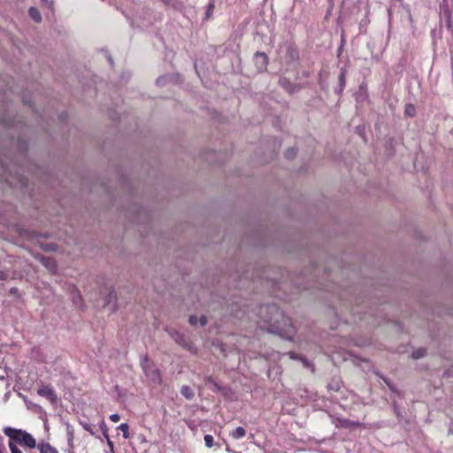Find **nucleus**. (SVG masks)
Segmentation results:
<instances>
[{"label":"nucleus","mask_w":453,"mask_h":453,"mask_svg":"<svg viewBox=\"0 0 453 453\" xmlns=\"http://www.w3.org/2000/svg\"><path fill=\"white\" fill-rule=\"evenodd\" d=\"M4 434L9 437L10 440L16 441L17 444L28 449H35L36 447L35 439L24 430L8 426L4 429Z\"/></svg>","instance_id":"f257e3e1"},{"label":"nucleus","mask_w":453,"mask_h":453,"mask_svg":"<svg viewBox=\"0 0 453 453\" xmlns=\"http://www.w3.org/2000/svg\"><path fill=\"white\" fill-rule=\"evenodd\" d=\"M37 394L40 396L45 397L51 403H56L58 396L54 390V388L50 385H41V387L37 389Z\"/></svg>","instance_id":"f03ea898"},{"label":"nucleus","mask_w":453,"mask_h":453,"mask_svg":"<svg viewBox=\"0 0 453 453\" xmlns=\"http://www.w3.org/2000/svg\"><path fill=\"white\" fill-rule=\"evenodd\" d=\"M285 325L288 324L287 328H281L279 326H276V329L279 330V334H284L286 337L290 338L295 334V328L291 323V320L288 318H283Z\"/></svg>","instance_id":"7ed1b4c3"},{"label":"nucleus","mask_w":453,"mask_h":453,"mask_svg":"<svg viewBox=\"0 0 453 453\" xmlns=\"http://www.w3.org/2000/svg\"><path fill=\"white\" fill-rule=\"evenodd\" d=\"M256 64L259 65L260 68H266L268 65V57L264 52H257L255 54Z\"/></svg>","instance_id":"20e7f679"},{"label":"nucleus","mask_w":453,"mask_h":453,"mask_svg":"<svg viewBox=\"0 0 453 453\" xmlns=\"http://www.w3.org/2000/svg\"><path fill=\"white\" fill-rule=\"evenodd\" d=\"M42 264L49 269L50 272L53 273L57 269V264L51 257H42L41 259Z\"/></svg>","instance_id":"39448f33"},{"label":"nucleus","mask_w":453,"mask_h":453,"mask_svg":"<svg viewBox=\"0 0 453 453\" xmlns=\"http://www.w3.org/2000/svg\"><path fill=\"white\" fill-rule=\"evenodd\" d=\"M41 453H58V449L49 442L41 443L37 446Z\"/></svg>","instance_id":"423d86ee"},{"label":"nucleus","mask_w":453,"mask_h":453,"mask_svg":"<svg viewBox=\"0 0 453 453\" xmlns=\"http://www.w3.org/2000/svg\"><path fill=\"white\" fill-rule=\"evenodd\" d=\"M245 435H246V430L242 426H238L237 428H235L234 430H233L230 433V436L235 440L241 439V438L244 437Z\"/></svg>","instance_id":"0eeeda50"},{"label":"nucleus","mask_w":453,"mask_h":453,"mask_svg":"<svg viewBox=\"0 0 453 453\" xmlns=\"http://www.w3.org/2000/svg\"><path fill=\"white\" fill-rule=\"evenodd\" d=\"M28 14L35 22L39 23L42 20V16L40 12L35 7H30L28 10Z\"/></svg>","instance_id":"6e6552de"},{"label":"nucleus","mask_w":453,"mask_h":453,"mask_svg":"<svg viewBox=\"0 0 453 453\" xmlns=\"http://www.w3.org/2000/svg\"><path fill=\"white\" fill-rule=\"evenodd\" d=\"M169 334H171V336L174 339V341L180 344V345H184L186 341H185V338L184 336L180 334L179 332L175 331V330H173V331H170Z\"/></svg>","instance_id":"1a4fd4ad"},{"label":"nucleus","mask_w":453,"mask_h":453,"mask_svg":"<svg viewBox=\"0 0 453 453\" xmlns=\"http://www.w3.org/2000/svg\"><path fill=\"white\" fill-rule=\"evenodd\" d=\"M118 430L121 431L122 434H123V437L125 439H129L130 438V433H129V426L128 424L127 423H121L119 426H118Z\"/></svg>","instance_id":"9d476101"},{"label":"nucleus","mask_w":453,"mask_h":453,"mask_svg":"<svg viewBox=\"0 0 453 453\" xmlns=\"http://www.w3.org/2000/svg\"><path fill=\"white\" fill-rule=\"evenodd\" d=\"M404 114L408 117H414L416 115V107L412 104H407L404 109Z\"/></svg>","instance_id":"9b49d317"},{"label":"nucleus","mask_w":453,"mask_h":453,"mask_svg":"<svg viewBox=\"0 0 453 453\" xmlns=\"http://www.w3.org/2000/svg\"><path fill=\"white\" fill-rule=\"evenodd\" d=\"M180 393L187 399H190L193 396L192 390L188 386H183L181 388Z\"/></svg>","instance_id":"f8f14e48"},{"label":"nucleus","mask_w":453,"mask_h":453,"mask_svg":"<svg viewBox=\"0 0 453 453\" xmlns=\"http://www.w3.org/2000/svg\"><path fill=\"white\" fill-rule=\"evenodd\" d=\"M425 355H426V349L420 348V349H416V350H414L412 352L411 357L413 359H418V358H421V357H425Z\"/></svg>","instance_id":"ddd939ff"},{"label":"nucleus","mask_w":453,"mask_h":453,"mask_svg":"<svg viewBox=\"0 0 453 453\" xmlns=\"http://www.w3.org/2000/svg\"><path fill=\"white\" fill-rule=\"evenodd\" d=\"M9 448L12 453H22L16 441L9 439Z\"/></svg>","instance_id":"4468645a"},{"label":"nucleus","mask_w":453,"mask_h":453,"mask_svg":"<svg viewBox=\"0 0 453 453\" xmlns=\"http://www.w3.org/2000/svg\"><path fill=\"white\" fill-rule=\"evenodd\" d=\"M204 443L207 448H211L214 445V438L211 434H206L204 436Z\"/></svg>","instance_id":"2eb2a0df"},{"label":"nucleus","mask_w":453,"mask_h":453,"mask_svg":"<svg viewBox=\"0 0 453 453\" xmlns=\"http://www.w3.org/2000/svg\"><path fill=\"white\" fill-rule=\"evenodd\" d=\"M297 154V151L295 148H290L285 152V157L288 159L294 158Z\"/></svg>","instance_id":"dca6fc26"},{"label":"nucleus","mask_w":453,"mask_h":453,"mask_svg":"<svg viewBox=\"0 0 453 453\" xmlns=\"http://www.w3.org/2000/svg\"><path fill=\"white\" fill-rule=\"evenodd\" d=\"M68 444L71 448L73 447V431L67 429Z\"/></svg>","instance_id":"f3484780"},{"label":"nucleus","mask_w":453,"mask_h":453,"mask_svg":"<svg viewBox=\"0 0 453 453\" xmlns=\"http://www.w3.org/2000/svg\"><path fill=\"white\" fill-rule=\"evenodd\" d=\"M81 425L82 426V427L90 433V434H94V431L91 429L90 426L87 423H84V422H81Z\"/></svg>","instance_id":"a211bd4d"},{"label":"nucleus","mask_w":453,"mask_h":453,"mask_svg":"<svg viewBox=\"0 0 453 453\" xmlns=\"http://www.w3.org/2000/svg\"><path fill=\"white\" fill-rule=\"evenodd\" d=\"M110 419H111L112 422L116 423V422L119 421V419H120V416H119V414H116V413H115V414H111V415L110 416Z\"/></svg>","instance_id":"6ab92c4d"},{"label":"nucleus","mask_w":453,"mask_h":453,"mask_svg":"<svg viewBox=\"0 0 453 453\" xmlns=\"http://www.w3.org/2000/svg\"><path fill=\"white\" fill-rule=\"evenodd\" d=\"M189 323H190L191 325H193V326H194V325H196V323H197V318H196V316H190V318H189Z\"/></svg>","instance_id":"aec40b11"},{"label":"nucleus","mask_w":453,"mask_h":453,"mask_svg":"<svg viewBox=\"0 0 453 453\" xmlns=\"http://www.w3.org/2000/svg\"><path fill=\"white\" fill-rule=\"evenodd\" d=\"M265 309L266 311L272 310V311H277V308L274 305H273V306H265ZM263 310H264V307H261L260 308V311H262Z\"/></svg>","instance_id":"412c9836"},{"label":"nucleus","mask_w":453,"mask_h":453,"mask_svg":"<svg viewBox=\"0 0 453 453\" xmlns=\"http://www.w3.org/2000/svg\"><path fill=\"white\" fill-rule=\"evenodd\" d=\"M214 5L211 4L208 6V10L206 12V16L209 17L210 16V12L213 9Z\"/></svg>","instance_id":"4be33fe9"},{"label":"nucleus","mask_w":453,"mask_h":453,"mask_svg":"<svg viewBox=\"0 0 453 453\" xmlns=\"http://www.w3.org/2000/svg\"><path fill=\"white\" fill-rule=\"evenodd\" d=\"M200 324L202 326H205L206 325V318L204 316L201 317L200 319Z\"/></svg>","instance_id":"5701e85b"},{"label":"nucleus","mask_w":453,"mask_h":453,"mask_svg":"<svg viewBox=\"0 0 453 453\" xmlns=\"http://www.w3.org/2000/svg\"><path fill=\"white\" fill-rule=\"evenodd\" d=\"M105 436L108 437L107 434H105ZM107 443L111 449L113 448V443L109 438H107Z\"/></svg>","instance_id":"b1692460"},{"label":"nucleus","mask_w":453,"mask_h":453,"mask_svg":"<svg viewBox=\"0 0 453 453\" xmlns=\"http://www.w3.org/2000/svg\"><path fill=\"white\" fill-rule=\"evenodd\" d=\"M0 280H5V273L4 272H2L0 271Z\"/></svg>","instance_id":"393cba45"},{"label":"nucleus","mask_w":453,"mask_h":453,"mask_svg":"<svg viewBox=\"0 0 453 453\" xmlns=\"http://www.w3.org/2000/svg\"><path fill=\"white\" fill-rule=\"evenodd\" d=\"M154 372H155L156 376H157L158 379H160L159 371L156 369V370L154 371Z\"/></svg>","instance_id":"a878e982"},{"label":"nucleus","mask_w":453,"mask_h":453,"mask_svg":"<svg viewBox=\"0 0 453 453\" xmlns=\"http://www.w3.org/2000/svg\"><path fill=\"white\" fill-rule=\"evenodd\" d=\"M289 354H290L291 358H296V356L294 355L293 352H290Z\"/></svg>","instance_id":"bb28decb"},{"label":"nucleus","mask_w":453,"mask_h":453,"mask_svg":"<svg viewBox=\"0 0 453 453\" xmlns=\"http://www.w3.org/2000/svg\"><path fill=\"white\" fill-rule=\"evenodd\" d=\"M341 79L343 80L344 79V74H342L341 75Z\"/></svg>","instance_id":"cd10ccee"},{"label":"nucleus","mask_w":453,"mask_h":453,"mask_svg":"<svg viewBox=\"0 0 453 453\" xmlns=\"http://www.w3.org/2000/svg\"><path fill=\"white\" fill-rule=\"evenodd\" d=\"M0 453H2V452L0 451Z\"/></svg>","instance_id":"c85d7f7f"}]
</instances>
